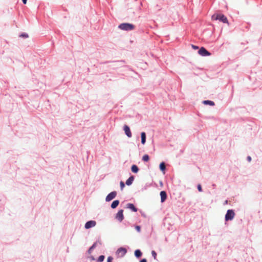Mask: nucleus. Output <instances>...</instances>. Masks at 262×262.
<instances>
[{
  "mask_svg": "<svg viewBox=\"0 0 262 262\" xmlns=\"http://www.w3.org/2000/svg\"><path fill=\"white\" fill-rule=\"evenodd\" d=\"M20 36L22 37L27 38L28 37V35L26 33H23L20 35Z\"/></svg>",
  "mask_w": 262,
  "mask_h": 262,
  "instance_id": "22",
  "label": "nucleus"
},
{
  "mask_svg": "<svg viewBox=\"0 0 262 262\" xmlns=\"http://www.w3.org/2000/svg\"><path fill=\"white\" fill-rule=\"evenodd\" d=\"M198 190L200 192H202V186H201V185L200 184H199L198 185Z\"/></svg>",
  "mask_w": 262,
  "mask_h": 262,
  "instance_id": "24",
  "label": "nucleus"
},
{
  "mask_svg": "<svg viewBox=\"0 0 262 262\" xmlns=\"http://www.w3.org/2000/svg\"><path fill=\"white\" fill-rule=\"evenodd\" d=\"M140 262H147V260L145 258H143Z\"/></svg>",
  "mask_w": 262,
  "mask_h": 262,
  "instance_id": "28",
  "label": "nucleus"
},
{
  "mask_svg": "<svg viewBox=\"0 0 262 262\" xmlns=\"http://www.w3.org/2000/svg\"><path fill=\"white\" fill-rule=\"evenodd\" d=\"M141 143L142 144H144L146 141V134L144 132H142L141 134Z\"/></svg>",
  "mask_w": 262,
  "mask_h": 262,
  "instance_id": "12",
  "label": "nucleus"
},
{
  "mask_svg": "<svg viewBox=\"0 0 262 262\" xmlns=\"http://www.w3.org/2000/svg\"><path fill=\"white\" fill-rule=\"evenodd\" d=\"M142 160L144 162H148L149 160V157L147 155H144L142 157Z\"/></svg>",
  "mask_w": 262,
  "mask_h": 262,
  "instance_id": "19",
  "label": "nucleus"
},
{
  "mask_svg": "<svg viewBox=\"0 0 262 262\" xmlns=\"http://www.w3.org/2000/svg\"><path fill=\"white\" fill-rule=\"evenodd\" d=\"M136 229L137 230V231L138 232H140L141 231V228H140V227L139 226H136V227H135Z\"/></svg>",
  "mask_w": 262,
  "mask_h": 262,
  "instance_id": "26",
  "label": "nucleus"
},
{
  "mask_svg": "<svg viewBox=\"0 0 262 262\" xmlns=\"http://www.w3.org/2000/svg\"><path fill=\"white\" fill-rule=\"evenodd\" d=\"M96 223L94 221H90L86 222L85 224V228L86 229H89L91 227L95 226Z\"/></svg>",
  "mask_w": 262,
  "mask_h": 262,
  "instance_id": "8",
  "label": "nucleus"
},
{
  "mask_svg": "<svg viewBox=\"0 0 262 262\" xmlns=\"http://www.w3.org/2000/svg\"><path fill=\"white\" fill-rule=\"evenodd\" d=\"M127 208L132 210L134 212L137 211V208L134 206V204L131 203H128L127 204Z\"/></svg>",
  "mask_w": 262,
  "mask_h": 262,
  "instance_id": "11",
  "label": "nucleus"
},
{
  "mask_svg": "<svg viewBox=\"0 0 262 262\" xmlns=\"http://www.w3.org/2000/svg\"><path fill=\"white\" fill-rule=\"evenodd\" d=\"M113 259V257L111 256L108 257L107 262H112Z\"/></svg>",
  "mask_w": 262,
  "mask_h": 262,
  "instance_id": "25",
  "label": "nucleus"
},
{
  "mask_svg": "<svg viewBox=\"0 0 262 262\" xmlns=\"http://www.w3.org/2000/svg\"><path fill=\"white\" fill-rule=\"evenodd\" d=\"M124 130L125 132V133L126 135L128 137H132V133H131L129 127L127 125H125L124 126Z\"/></svg>",
  "mask_w": 262,
  "mask_h": 262,
  "instance_id": "9",
  "label": "nucleus"
},
{
  "mask_svg": "<svg viewBox=\"0 0 262 262\" xmlns=\"http://www.w3.org/2000/svg\"><path fill=\"white\" fill-rule=\"evenodd\" d=\"M134 180V176L130 177L126 181V184L127 185H130L133 183V182Z\"/></svg>",
  "mask_w": 262,
  "mask_h": 262,
  "instance_id": "13",
  "label": "nucleus"
},
{
  "mask_svg": "<svg viewBox=\"0 0 262 262\" xmlns=\"http://www.w3.org/2000/svg\"><path fill=\"white\" fill-rule=\"evenodd\" d=\"M135 256L139 258L142 255V252H141V251L139 249L138 250H136L135 251Z\"/></svg>",
  "mask_w": 262,
  "mask_h": 262,
  "instance_id": "17",
  "label": "nucleus"
},
{
  "mask_svg": "<svg viewBox=\"0 0 262 262\" xmlns=\"http://www.w3.org/2000/svg\"><path fill=\"white\" fill-rule=\"evenodd\" d=\"M27 0H22V1H23V3H24V4H26L27 3Z\"/></svg>",
  "mask_w": 262,
  "mask_h": 262,
  "instance_id": "30",
  "label": "nucleus"
},
{
  "mask_svg": "<svg viewBox=\"0 0 262 262\" xmlns=\"http://www.w3.org/2000/svg\"><path fill=\"white\" fill-rule=\"evenodd\" d=\"M160 196H161V202H164L167 198V194L165 191H162L160 192Z\"/></svg>",
  "mask_w": 262,
  "mask_h": 262,
  "instance_id": "10",
  "label": "nucleus"
},
{
  "mask_svg": "<svg viewBox=\"0 0 262 262\" xmlns=\"http://www.w3.org/2000/svg\"><path fill=\"white\" fill-rule=\"evenodd\" d=\"M104 259V256L100 255L98 259V262H102Z\"/></svg>",
  "mask_w": 262,
  "mask_h": 262,
  "instance_id": "20",
  "label": "nucleus"
},
{
  "mask_svg": "<svg viewBox=\"0 0 262 262\" xmlns=\"http://www.w3.org/2000/svg\"><path fill=\"white\" fill-rule=\"evenodd\" d=\"M123 210H119L116 215L115 218L120 222H122L124 219Z\"/></svg>",
  "mask_w": 262,
  "mask_h": 262,
  "instance_id": "6",
  "label": "nucleus"
},
{
  "mask_svg": "<svg viewBox=\"0 0 262 262\" xmlns=\"http://www.w3.org/2000/svg\"><path fill=\"white\" fill-rule=\"evenodd\" d=\"M127 250L124 248H119L118 249L116 252V254L118 255L119 257H123L125 255V254L126 253Z\"/></svg>",
  "mask_w": 262,
  "mask_h": 262,
  "instance_id": "4",
  "label": "nucleus"
},
{
  "mask_svg": "<svg viewBox=\"0 0 262 262\" xmlns=\"http://www.w3.org/2000/svg\"><path fill=\"white\" fill-rule=\"evenodd\" d=\"M166 166L165 163L164 162H162L160 164V169L162 171H164L165 170Z\"/></svg>",
  "mask_w": 262,
  "mask_h": 262,
  "instance_id": "18",
  "label": "nucleus"
},
{
  "mask_svg": "<svg viewBox=\"0 0 262 262\" xmlns=\"http://www.w3.org/2000/svg\"><path fill=\"white\" fill-rule=\"evenodd\" d=\"M117 195L116 191H113L109 193L106 197L105 200L106 202H109L114 199Z\"/></svg>",
  "mask_w": 262,
  "mask_h": 262,
  "instance_id": "7",
  "label": "nucleus"
},
{
  "mask_svg": "<svg viewBox=\"0 0 262 262\" xmlns=\"http://www.w3.org/2000/svg\"><path fill=\"white\" fill-rule=\"evenodd\" d=\"M213 20H219L224 23H228L227 18L222 14H214L212 16Z\"/></svg>",
  "mask_w": 262,
  "mask_h": 262,
  "instance_id": "1",
  "label": "nucleus"
},
{
  "mask_svg": "<svg viewBox=\"0 0 262 262\" xmlns=\"http://www.w3.org/2000/svg\"><path fill=\"white\" fill-rule=\"evenodd\" d=\"M120 187H121V189H123V188L124 187L125 185H124V184L123 183V182L122 181H121L120 183Z\"/></svg>",
  "mask_w": 262,
  "mask_h": 262,
  "instance_id": "23",
  "label": "nucleus"
},
{
  "mask_svg": "<svg viewBox=\"0 0 262 262\" xmlns=\"http://www.w3.org/2000/svg\"><path fill=\"white\" fill-rule=\"evenodd\" d=\"M119 204V201L118 200H115V201H113V203H112L111 207L113 209L115 208L118 206Z\"/></svg>",
  "mask_w": 262,
  "mask_h": 262,
  "instance_id": "14",
  "label": "nucleus"
},
{
  "mask_svg": "<svg viewBox=\"0 0 262 262\" xmlns=\"http://www.w3.org/2000/svg\"><path fill=\"white\" fill-rule=\"evenodd\" d=\"M132 171L134 173H137L139 171V168L136 165H132L131 167Z\"/></svg>",
  "mask_w": 262,
  "mask_h": 262,
  "instance_id": "15",
  "label": "nucleus"
},
{
  "mask_svg": "<svg viewBox=\"0 0 262 262\" xmlns=\"http://www.w3.org/2000/svg\"><path fill=\"white\" fill-rule=\"evenodd\" d=\"M247 159H248V160L249 162H250V161H251V158L250 156H248V157H247Z\"/></svg>",
  "mask_w": 262,
  "mask_h": 262,
  "instance_id": "29",
  "label": "nucleus"
},
{
  "mask_svg": "<svg viewBox=\"0 0 262 262\" xmlns=\"http://www.w3.org/2000/svg\"><path fill=\"white\" fill-rule=\"evenodd\" d=\"M151 254H152V256L154 257V259H156V257H157L156 252L153 250L151 251Z\"/></svg>",
  "mask_w": 262,
  "mask_h": 262,
  "instance_id": "21",
  "label": "nucleus"
},
{
  "mask_svg": "<svg viewBox=\"0 0 262 262\" xmlns=\"http://www.w3.org/2000/svg\"><path fill=\"white\" fill-rule=\"evenodd\" d=\"M204 104H209L211 106L214 105V102L210 100H204L203 102Z\"/></svg>",
  "mask_w": 262,
  "mask_h": 262,
  "instance_id": "16",
  "label": "nucleus"
},
{
  "mask_svg": "<svg viewBox=\"0 0 262 262\" xmlns=\"http://www.w3.org/2000/svg\"><path fill=\"white\" fill-rule=\"evenodd\" d=\"M199 54L203 56H210L211 55L210 53H209L205 48L201 47L199 52Z\"/></svg>",
  "mask_w": 262,
  "mask_h": 262,
  "instance_id": "5",
  "label": "nucleus"
},
{
  "mask_svg": "<svg viewBox=\"0 0 262 262\" xmlns=\"http://www.w3.org/2000/svg\"><path fill=\"white\" fill-rule=\"evenodd\" d=\"M235 216V213L232 210H228L225 215V220L226 221L232 220Z\"/></svg>",
  "mask_w": 262,
  "mask_h": 262,
  "instance_id": "3",
  "label": "nucleus"
},
{
  "mask_svg": "<svg viewBox=\"0 0 262 262\" xmlns=\"http://www.w3.org/2000/svg\"><path fill=\"white\" fill-rule=\"evenodd\" d=\"M192 48L193 49H199V47L198 46H194V45H192Z\"/></svg>",
  "mask_w": 262,
  "mask_h": 262,
  "instance_id": "27",
  "label": "nucleus"
},
{
  "mask_svg": "<svg viewBox=\"0 0 262 262\" xmlns=\"http://www.w3.org/2000/svg\"><path fill=\"white\" fill-rule=\"evenodd\" d=\"M118 28L122 30L130 31L135 29V26L129 23H122L119 25Z\"/></svg>",
  "mask_w": 262,
  "mask_h": 262,
  "instance_id": "2",
  "label": "nucleus"
}]
</instances>
